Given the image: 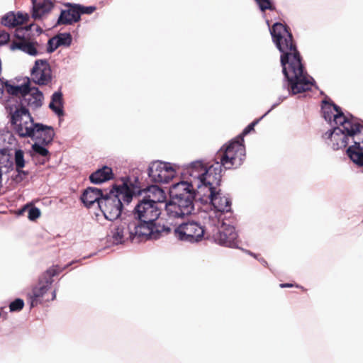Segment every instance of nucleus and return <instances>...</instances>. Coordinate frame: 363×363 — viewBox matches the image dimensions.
I'll return each instance as SVG.
<instances>
[{
  "label": "nucleus",
  "instance_id": "nucleus-31",
  "mask_svg": "<svg viewBox=\"0 0 363 363\" xmlns=\"http://www.w3.org/2000/svg\"><path fill=\"white\" fill-rule=\"evenodd\" d=\"M75 8L78 11L79 20L81 19L82 14H91L96 10V7L94 6H84L77 4H76Z\"/></svg>",
  "mask_w": 363,
  "mask_h": 363
},
{
  "label": "nucleus",
  "instance_id": "nucleus-12",
  "mask_svg": "<svg viewBox=\"0 0 363 363\" xmlns=\"http://www.w3.org/2000/svg\"><path fill=\"white\" fill-rule=\"evenodd\" d=\"M34 83L47 85L52 80V70L47 60H37L30 71Z\"/></svg>",
  "mask_w": 363,
  "mask_h": 363
},
{
  "label": "nucleus",
  "instance_id": "nucleus-4",
  "mask_svg": "<svg viewBox=\"0 0 363 363\" xmlns=\"http://www.w3.org/2000/svg\"><path fill=\"white\" fill-rule=\"evenodd\" d=\"M144 191L152 193L153 196L156 194L163 196L164 191L157 185H151L144 189ZM160 198H151L149 194L143 199L139 200L131 213L128 215L133 222L135 229L140 231L146 240H157L171 231V228L165 225L158 220L161 214L160 208L158 207Z\"/></svg>",
  "mask_w": 363,
  "mask_h": 363
},
{
  "label": "nucleus",
  "instance_id": "nucleus-27",
  "mask_svg": "<svg viewBox=\"0 0 363 363\" xmlns=\"http://www.w3.org/2000/svg\"><path fill=\"white\" fill-rule=\"evenodd\" d=\"M57 46L69 47L72 42V37L69 33H60L54 36Z\"/></svg>",
  "mask_w": 363,
  "mask_h": 363
},
{
  "label": "nucleus",
  "instance_id": "nucleus-18",
  "mask_svg": "<svg viewBox=\"0 0 363 363\" xmlns=\"http://www.w3.org/2000/svg\"><path fill=\"white\" fill-rule=\"evenodd\" d=\"M38 47L39 43L31 38L24 41H12L10 44V49L11 50H18L30 56L39 55Z\"/></svg>",
  "mask_w": 363,
  "mask_h": 363
},
{
  "label": "nucleus",
  "instance_id": "nucleus-10",
  "mask_svg": "<svg viewBox=\"0 0 363 363\" xmlns=\"http://www.w3.org/2000/svg\"><path fill=\"white\" fill-rule=\"evenodd\" d=\"M10 121L13 126L15 133L21 138H28L30 133L27 135L26 131L33 130L36 124L28 109L26 107L16 108L12 113Z\"/></svg>",
  "mask_w": 363,
  "mask_h": 363
},
{
  "label": "nucleus",
  "instance_id": "nucleus-34",
  "mask_svg": "<svg viewBox=\"0 0 363 363\" xmlns=\"http://www.w3.org/2000/svg\"><path fill=\"white\" fill-rule=\"evenodd\" d=\"M16 174L15 175L12 176V179L16 183L21 182L28 175V172L24 171L22 169H16Z\"/></svg>",
  "mask_w": 363,
  "mask_h": 363
},
{
  "label": "nucleus",
  "instance_id": "nucleus-36",
  "mask_svg": "<svg viewBox=\"0 0 363 363\" xmlns=\"http://www.w3.org/2000/svg\"><path fill=\"white\" fill-rule=\"evenodd\" d=\"M59 46H57V42L54 39V37L50 38L48 41L47 52L48 53H52Z\"/></svg>",
  "mask_w": 363,
  "mask_h": 363
},
{
  "label": "nucleus",
  "instance_id": "nucleus-42",
  "mask_svg": "<svg viewBox=\"0 0 363 363\" xmlns=\"http://www.w3.org/2000/svg\"><path fill=\"white\" fill-rule=\"evenodd\" d=\"M7 162L9 163V167H13V162L11 160H10L9 157L7 158Z\"/></svg>",
  "mask_w": 363,
  "mask_h": 363
},
{
  "label": "nucleus",
  "instance_id": "nucleus-7",
  "mask_svg": "<svg viewBox=\"0 0 363 363\" xmlns=\"http://www.w3.org/2000/svg\"><path fill=\"white\" fill-rule=\"evenodd\" d=\"M245 160V147L244 143L232 139L223 145L215 157L214 163L220 166V174L223 168L225 170L240 167Z\"/></svg>",
  "mask_w": 363,
  "mask_h": 363
},
{
  "label": "nucleus",
  "instance_id": "nucleus-41",
  "mask_svg": "<svg viewBox=\"0 0 363 363\" xmlns=\"http://www.w3.org/2000/svg\"><path fill=\"white\" fill-rule=\"evenodd\" d=\"M36 32L38 33V35H40L43 33V29L40 26H35Z\"/></svg>",
  "mask_w": 363,
  "mask_h": 363
},
{
  "label": "nucleus",
  "instance_id": "nucleus-29",
  "mask_svg": "<svg viewBox=\"0 0 363 363\" xmlns=\"http://www.w3.org/2000/svg\"><path fill=\"white\" fill-rule=\"evenodd\" d=\"M14 163L16 169H20L25 167L24 152L22 150L18 149L15 151Z\"/></svg>",
  "mask_w": 363,
  "mask_h": 363
},
{
  "label": "nucleus",
  "instance_id": "nucleus-35",
  "mask_svg": "<svg viewBox=\"0 0 363 363\" xmlns=\"http://www.w3.org/2000/svg\"><path fill=\"white\" fill-rule=\"evenodd\" d=\"M40 216V211L38 207L31 206L28 209V218L30 220H35Z\"/></svg>",
  "mask_w": 363,
  "mask_h": 363
},
{
  "label": "nucleus",
  "instance_id": "nucleus-25",
  "mask_svg": "<svg viewBox=\"0 0 363 363\" xmlns=\"http://www.w3.org/2000/svg\"><path fill=\"white\" fill-rule=\"evenodd\" d=\"M34 26L35 24L31 23L24 27L18 28L14 34L15 37L18 39L17 41H24L30 38V33Z\"/></svg>",
  "mask_w": 363,
  "mask_h": 363
},
{
  "label": "nucleus",
  "instance_id": "nucleus-19",
  "mask_svg": "<svg viewBox=\"0 0 363 363\" xmlns=\"http://www.w3.org/2000/svg\"><path fill=\"white\" fill-rule=\"evenodd\" d=\"M29 18L27 13L9 11L2 16L1 23L9 28H14L28 21Z\"/></svg>",
  "mask_w": 363,
  "mask_h": 363
},
{
  "label": "nucleus",
  "instance_id": "nucleus-13",
  "mask_svg": "<svg viewBox=\"0 0 363 363\" xmlns=\"http://www.w3.org/2000/svg\"><path fill=\"white\" fill-rule=\"evenodd\" d=\"M30 132L26 131L28 135L30 133L28 138H30L35 143H40L44 145H48L52 143L55 133L52 126L47 125L40 123H36L33 130Z\"/></svg>",
  "mask_w": 363,
  "mask_h": 363
},
{
  "label": "nucleus",
  "instance_id": "nucleus-38",
  "mask_svg": "<svg viewBox=\"0 0 363 363\" xmlns=\"http://www.w3.org/2000/svg\"><path fill=\"white\" fill-rule=\"evenodd\" d=\"M257 259L263 266L267 267L268 263L263 257L258 258Z\"/></svg>",
  "mask_w": 363,
  "mask_h": 363
},
{
  "label": "nucleus",
  "instance_id": "nucleus-33",
  "mask_svg": "<svg viewBox=\"0 0 363 363\" xmlns=\"http://www.w3.org/2000/svg\"><path fill=\"white\" fill-rule=\"evenodd\" d=\"M255 1L262 11H264L267 9H274L271 0H255Z\"/></svg>",
  "mask_w": 363,
  "mask_h": 363
},
{
  "label": "nucleus",
  "instance_id": "nucleus-6",
  "mask_svg": "<svg viewBox=\"0 0 363 363\" xmlns=\"http://www.w3.org/2000/svg\"><path fill=\"white\" fill-rule=\"evenodd\" d=\"M133 223V222L128 216L113 221L106 235L107 241L112 245H118L124 243L125 241L139 243L147 240L143 235H140L138 229H135Z\"/></svg>",
  "mask_w": 363,
  "mask_h": 363
},
{
  "label": "nucleus",
  "instance_id": "nucleus-5",
  "mask_svg": "<svg viewBox=\"0 0 363 363\" xmlns=\"http://www.w3.org/2000/svg\"><path fill=\"white\" fill-rule=\"evenodd\" d=\"M126 182L121 185H113L99 203V209L104 218L110 221H114L121 216L123 208V202L129 204L133 200L135 191Z\"/></svg>",
  "mask_w": 363,
  "mask_h": 363
},
{
  "label": "nucleus",
  "instance_id": "nucleus-40",
  "mask_svg": "<svg viewBox=\"0 0 363 363\" xmlns=\"http://www.w3.org/2000/svg\"><path fill=\"white\" fill-rule=\"evenodd\" d=\"M246 253H247L248 255H250V256L253 257L255 259H258V255L254 252H252L249 250H245Z\"/></svg>",
  "mask_w": 363,
  "mask_h": 363
},
{
  "label": "nucleus",
  "instance_id": "nucleus-21",
  "mask_svg": "<svg viewBox=\"0 0 363 363\" xmlns=\"http://www.w3.org/2000/svg\"><path fill=\"white\" fill-rule=\"evenodd\" d=\"M113 178L112 169L106 165L96 170L89 175V180L92 184H99Z\"/></svg>",
  "mask_w": 363,
  "mask_h": 363
},
{
  "label": "nucleus",
  "instance_id": "nucleus-28",
  "mask_svg": "<svg viewBox=\"0 0 363 363\" xmlns=\"http://www.w3.org/2000/svg\"><path fill=\"white\" fill-rule=\"evenodd\" d=\"M265 117V115L264 114L260 118L255 119L253 122L250 123L247 127L244 128L242 132L238 135L236 138H235L237 140L240 141L241 143H244V137L249 134L251 131L254 130L255 126L259 123V122L262 120Z\"/></svg>",
  "mask_w": 363,
  "mask_h": 363
},
{
  "label": "nucleus",
  "instance_id": "nucleus-24",
  "mask_svg": "<svg viewBox=\"0 0 363 363\" xmlns=\"http://www.w3.org/2000/svg\"><path fill=\"white\" fill-rule=\"evenodd\" d=\"M30 83L29 78H28L27 82L21 85H14L9 83V82L6 81L4 83V85H1V87L4 89L8 94L13 96H20V99L21 98L25 90L27 89V86Z\"/></svg>",
  "mask_w": 363,
  "mask_h": 363
},
{
  "label": "nucleus",
  "instance_id": "nucleus-37",
  "mask_svg": "<svg viewBox=\"0 0 363 363\" xmlns=\"http://www.w3.org/2000/svg\"><path fill=\"white\" fill-rule=\"evenodd\" d=\"M10 39V35L8 33L0 31V45H4Z\"/></svg>",
  "mask_w": 363,
  "mask_h": 363
},
{
  "label": "nucleus",
  "instance_id": "nucleus-43",
  "mask_svg": "<svg viewBox=\"0 0 363 363\" xmlns=\"http://www.w3.org/2000/svg\"><path fill=\"white\" fill-rule=\"evenodd\" d=\"M56 293H57V290H56V289H55V290L52 291V298H51L52 300L55 299V298H56Z\"/></svg>",
  "mask_w": 363,
  "mask_h": 363
},
{
  "label": "nucleus",
  "instance_id": "nucleus-11",
  "mask_svg": "<svg viewBox=\"0 0 363 363\" xmlns=\"http://www.w3.org/2000/svg\"><path fill=\"white\" fill-rule=\"evenodd\" d=\"M204 233L203 226L196 221L181 223L174 229L176 238L180 241L189 243L201 242L203 238Z\"/></svg>",
  "mask_w": 363,
  "mask_h": 363
},
{
  "label": "nucleus",
  "instance_id": "nucleus-8",
  "mask_svg": "<svg viewBox=\"0 0 363 363\" xmlns=\"http://www.w3.org/2000/svg\"><path fill=\"white\" fill-rule=\"evenodd\" d=\"M220 184L211 185L201 196H198L194 203H209L216 213L231 211L232 201L228 195L223 194L219 188Z\"/></svg>",
  "mask_w": 363,
  "mask_h": 363
},
{
  "label": "nucleus",
  "instance_id": "nucleus-20",
  "mask_svg": "<svg viewBox=\"0 0 363 363\" xmlns=\"http://www.w3.org/2000/svg\"><path fill=\"white\" fill-rule=\"evenodd\" d=\"M54 4L51 0H32V18L37 20L51 11Z\"/></svg>",
  "mask_w": 363,
  "mask_h": 363
},
{
  "label": "nucleus",
  "instance_id": "nucleus-44",
  "mask_svg": "<svg viewBox=\"0 0 363 363\" xmlns=\"http://www.w3.org/2000/svg\"><path fill=\"white\" fill-rule=\"evenodd\" d=\"M7 152H8V150H7L6 149H1V154H2V155H6V153H7Z\"/></svg>",
  "mask_w": 363,
  "mask_h": 363
},
{
  "label": "nucleus",
  "instance_id": "nucleus-1",
  "mask_svg": "<svg viewBox=\"0 0 363 363\" xmlns=\"http://www.w3.org/2000/svg\"><path fill=\"white\" fill-rule=\"evenodd\" d=\"M183 175L188 176L186 181L171 185L169 189L170 200L165 204L169 219L183 218L194 210V200L211 185L220 184L218 163H204L196 160L185 165Z\"/></svg>",
  "mask_w": 363,
  "mask_h": 363
},
{
  "label": "nucleus",
  "instance_id": "nucleus-2",
  "mask_svg": "<svg viewBox=\"0 0 363 363\" xmlns=\"http://www.w3.org/2000/svg\"><path fill=\"white\" fill-rule=\"evenodd\" d=\"M269 31L274 43L281 53L280 62L284 76L283 89L286 91V94L279 96L277 100L264 113L265 116L289 96L311 90L314 82L313 78L309 77L304 69L301 55L288 27L277 22Z\"/></svg>",
  "mask_w": 363,
  "mask_h": 363
},
{
  "label": "nucleus",
  "instance_id": "nucleus-39",
  "mask_svg": "<svg viewBox=\"0 0 363 363\" xmlns=\"http://www.w3.org/2000/svg\"><path fill=\"white\" fill-rule=\"evenodd\" d=\"M294 285L292 284L289 283H285V284H280L279 286L281 288H286V287H292Z\"/></svg>",
  "mask_w": 363,
  "mask_h": 363
},
{
  "label": "nucleus",
  "instance_id": "nucleus-26",
  "mask_svg": "<svg viewBox=\"0 0 363 363\" xmlns=\"http://www.w3.org/2000/svg\"><path fill=\"white\" fill-rule=\"evenodd\" d=\"M168 165V162H163L161 161H155L150 163L148 167V176L152 180L153 175L160 174L162 172L164 167Z\"/></svg>",
  "mask_w": 363,
  "mask_h": 363
},
{
  "label": "nucleus",
  "instance_id": "nucleus-9",
  "mask_svg": "<svg viewBox=\"0 0 363 363\" xmlns=\"http://www.w3.org/2000/svg\"><path fill=\"white\" fill-rule=\"evenodd\" d=\"M77 262L78 261L77 260L72 261L66 265L63 269L67 268L68 266L72 265L73 263ZM62 271V269L56 266L49 268L41 275V277L39 278L38 285L33 288L30 293L28 294V298L30 308H33L41 303L40 298H43V296L47 293L53 282L52 277L58 274Z\"/></svg>",
  "mask_w": 363,
  "mask_h": 363
},
{
  "label": "nucleus",
  "instance_id": "nucleus-16",
  "mask_svg": "<svg viewBox=\"0 0 363 363\" xmlns=\"http://www.w3.org/2000/svg\"><path fill=\"white\" fill-rule=\"evenodd\" d=\"M105 193L102 189L96 187H87L80 196V200L86 208H91L95 203L99 207V203L104 198Z\"/></svg>",
  "mask_w": 363,
  "mask_h": 363
},
{
  "label": "nucleus",
  "instance_id": "nucleus-30",
  "mask_svg": "<svg viewBox=\"0 0 363 363\" xmlns=\"http://www.w3.org/2000/svg\"><path fill=\"white\" fill-rule=\"evenodd\" d=\"M46 145H44V144H41L40 143H35L32 145V150L33 151L40 155V156H48L50 152L49 150L45 147Z\"/></svg>",
  "mask_w": 363,
  "mask_h": 363
},
{
  "label": "nucleus",
  "instance_id": "nucleus-17",
  "mask_svg": "<svg viewBox=\"0 0 363 363\" xmlns=\"http://www.w3.org/2000/svg\"><path fill=\"white\" fill-rule=\"evenodd\" d=\"M65 6L69 9L61 11L56 25H72L79 21V13L75 8L76 4L67 3Z\"/></svg>",
  "mask_w": 363,
  "mask_h": 363
},
{
  "label": "nucleus",
  "instance_id": "nucleus-32",
  "mask_svg": "<svg viewBox=\"0 0 363 363\" xmlns=\"http://www.w3.org/2000/svg\"><path fill=\"white\" fill-rule=\"evenodd\" d=\"M24 306V301L21 298H16L9 304V309L11 312L20 311Z\"/></svg>",
  "mask_w": 363,
  "mask_h": 363
},
{
  "label": "nucleus",
  "instance_id": "nucleus-23",
  "mask_svg": "<svg viewBox=\"0 0 363 363\" xmlns=\"http://www.w3.org/2000/svg\"><path fill=\"white\" fill-rule=\"evenodd\" d=\"M174 175L175 170L172 164L168 162V165L164 167L160 174L153 175V179L151 181L156 184H167L174 178Z\"/></svg>",
  "mask_w": 363,
  "mask_h": 363
},
{
  "label": "nucleus",
  "instance_id": "nucleus-22",
  "mask_svg": "<svg viewBox=\"0 0 363 363\" xmlns=\"http://www.w3.org/2000/svg\"><path fill=\"white\" fill-rule=\"evenodd\" d=\"M63 95L60 91L54 92L51 96V101L48 107L58 116H63L65 114L63 109Z\"/></svg>",
  "mask_w": 363,
  "mask_h": 363
},
{
  "label": "nucleus",
  "instance_id": "nucleus-14",
  "mask_svg": "<svg viewBox=\"0 0 363 363\" xmlns=\"http://www.w3.org/2000/svg\"><path fill=\"white\" fill-rule=\"evenodd\" d=\"M43 99V92L37 87H31L29 84L20 99V107L29 106L32 109L36 110L42 106Z\"/></svg>",
  "mask_w": 363,
  "mask_h": 363
},
{
  "label": "nucleus",
  "instance_id": "nucleus-15",
  "mask_svg": "<svg viewBox=\"0 0 363 363\" xmlns=\"http://www.w3.org/2000/svg\"><path fill=\"white\" fill-rule=\"evenodd\" d=\"M238 233L234 226L223 223L216 234L215 239L220 245L235 248L238 246Z\"/></svg>",
  "mask_w": 363,
  "mask_h": 363
},
{
  "label": "nucleus",
  "instance_id": "nucleus-3",
  "mask_svg": "<svg viewBox=\"0 0 363 363\" xmlns=\"http://www.w3.org/2000/svg\"><path fill=\"white\" fill-rule=\"evenodd\" d=\"M322 113L325 121L336 126L326 131L323 138L330 140L334 150L345 148L348 157L358 167L363 168V126L360 121L348 113L345 115L341 108L333 102L323 101Z\"/></svg>",
  "mask_w": 363,
  "mask_h": 363
}]
</instances>
